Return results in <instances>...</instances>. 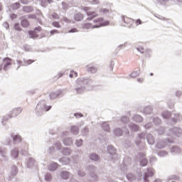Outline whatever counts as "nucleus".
Segmentation results:
<instances>
[{
	"mask_svg": "<svg viewBox=\"0 0 182 182\" xmlns=\"http://www.w3.org/2000/svg\"><path fill=\"white\" fill-rule=\"evenodd\" d=\"M107 151L109 154V159L110 161H114L119 159V154L116 153V148L113 145H109L107 146Z\"/></svg>",
	"mask_w": 182,
	"mask_h": 182,
	"instance_id": "6",
	"label": "nucleus"
},
{
	"mask_svg": "<svg viewBox=\"0 0 182 182\" xmlns=\"http://www.w3.org/2000/svg\"><path fill=\"white\" fill-rule=\"evenodd\" d=\"M73 76H75V77H77V73L75 72V70H71L70 73L69 75V77L72 78L73 77Z\"/></svg>",
	"mask_w": 182,
	"mask_h": 182,
	"instance_id": "59",
	"label": "nucleus"
},
{
	"mask_svg": "<svg viewBox=\"0 0 182 182\" xmlns=\"http://www.w3.org/2000/svg\"><path fill=\"white\" fill-rule=\"evenodd\" d=\"M100 12L101 13V14H103V15H109V9H101L100 10Z\"/></svg>",
	"mask_w": 182,
	"mask_h": 182,
	"instance_id": "56",
	"label": "nucleus"
},
{
	"mask_svg": "<svg viewBox=\"0 0 182 182\" xmlns=\"http://www.w3.org/2000/svg\"><path fill=\"white\" fill-rule=\"evenodd\" d=\"M52 109V106L47 105L46 101L45 100H41L37 104L36 109H35V114L38 117L41 116H43L46 112H49Z\"/></svg>",
	"mask_w": 182,
	"mask_h": 182,
	"instance_id": "2",
	"label": "nucleus"
},
{
	"mask_svg": "<svg viewBox=\"0 0 182 182\" xmlns=\"http://www.w3.org/2000/svg\"><path fill=\"white\" fill-rule=\"evenodd\" d=\"M154 176V169L153 168H147L144 172L143 179L144 182H150L149 181V177H153Z\"/></svg>",
	"mask_w": 182,
	"mask_h": 182,
	"instance_id": "9",
	"label": "nucleus"
},
{
	"mask_svg": "<svg viewBox=\"0 0 182 182\" xmlns=\"http://www.w3.org/2000/svg\"><path fill=\"white\" fill-rule=\"evenodd\" d=\"M74 19L75 21H77V22H80L82 19H83V14L80 13H77L74 15Z\"/></svg>",
	"mask_w": 182,
	"mask_h": 182,
	"instance_id": "39",
	"label": "nucleus"
},
{
	"mask_svg": "<svg viewBox=\"0 0 182 182\" xmlns=\"http://www.w3.org/2000/svg\"><path fill=\"white\" fill-rule=\"evenodd\" d=\"M146 139L148 144H149L151 146H153V144H154L155 143L154 136H153L151 134H146V133L142 132L141 134H138V139L136 141V145L139 146V144H142V146H144V144H143V141L144 143V141L146 140Z\"/></svg>",
	"mask_w": 182,
	"mask_h": 182,
	"instance_id": "3",
	"label": "nucleus"
},
{
	"mask_svg": "<svg viewBox=\"0 0 182 182\" xmlns=\"http://www.w3.org/2000/svg\"><path fill=\"white\" fill-rule=\"evenodd\" d=\"M9 119H11V117L9 116V114L7 116L3 117L2 120H1L2 126H6V122L8 120H9Z\"/></svg>",
	"mask_w": 182,
	"mask_h": 182,
	"instance_id": "45",
	"label": "nucleus"
},
{
	"mask_svg": "<svg viewBox=\"0 0 182 182\" xmlns=\"http://www.w3.org/2000/svg\"><path fill=\"white\" fill-rule=\"evenodd\" d=\"M62 93H63V91H62V90H59L55 92H51L49 95V97L51 100H53L57 97H59V96H62Z\"/></svg>",
	"mask_w": 182,
	"mask_h": 182,
	"instance_id": "17",
	"label": "nucleus"
},
{
	"mask_svg": "<svg viewBox=\"0 0 182 182\" xmlns=\"http://www.w3.org/2000/svg\"><path fill=\"white\" fill-rule=\"evenodd\" d=\"M169 133L172 136H176V137H181L182 129L180 127H174L173 129H169Z\"/></svg>",
	"mask_w": 182,
	"mask_h": 182,
	"instance_id": "12",
	"label": "nucleus"
},
{
	"mask_svg": "<svg viewBox=\"0 0 182 182\" xmlns=\"http://www.w3.org/2000/svg\"><path fill=\"white\" fill-rule=\"evenodd\" d=\"M70 132L74 134V136L79 134V127L76 125H72L70 127Z\"/></svg>",
	"mask_w": 182,
	"mask_h": 182,
	"instance_id": "28",
	"label": "nucleus"
},
{
	"mask_svg": "<svg viewBox=\"0 0 182 182\" xmlns=\"http://www.w3.org/2000/svg\"><path fill=\"white\" fill-rule=\"evenodd\" d=\"M55 146L57 150H61L62 149V144L60 143V141H57L55 143Z\"/></svg>",
	"mask_w": 182,
	"mask_h": 182,
	"instance_id": "55",
	"label": "nucleus"
},
{
	"mask_svg": "<svg viewBox=\"0 0 182 182\" xmlns=\"http://www.w3.org/2000/svg\"><path fill=\"white\" fill-rule=\"evenodd\" d=\"M52 25L54 26V28H57L58 29L61 28L60 23H59L58 21H53Z\"/></svg>",
	"mask_w": 182,
	"mask_h": 182,
	"instance_id": "57",
	"label": "nucleus"
},
{
	"mask_svg": "<svg viewBox=\"0 0 182 182\" xmlns=\"http://www.w3.org/2000/svg\"><path fill=\"white\" fill-rule=\"evenodd\" d=\"M136 50H138V52H140L141 54H144V52L146 51V49H144V48H143V46H137L136 47Z\"/></svg>",
	"mask_w": 182,
	"mask_h": 182,
	"instance_id": "53",
	"label": "nucleus"
},
{
	"mask_svg": "<svg viewBox=\"0 0 182 182\" xmlns=\"http://www.w3.org/2000/svg\"><path fill=\"white\" fill-rule=\"evenodd\" d=\"M24 63L26 64V66H28V65H32V63H33V62H35V60H23Z\"/></svg>",
	"mask_w": 182,
	"mask_h": 182,
	"instance_id": "61",
	"label": "nucleus"
},
{
	"mask_svg": "<svg viewBox=\"0 0 182 182\" xmlns=\"http://www.w3.org/2000/svg\"><path fill=\"white\" fill-rule=\"evenodd\" d=\"M58 167H59V164L56 163V162H51L49 165H48V170L49 171H56V170H58Z\"/></svg>",
	"mask_w": 182,
	"mask_h": 182,
	"instance_id": "19",
	"label": "nucleus"
},
{
	"mask_svg": "<svg viewBox=\"0 0 182 182\" xmlns=\"http://www.w3.org/2000/svg\"><path fill=\"white\" fill-rule=\"evenodd\" d=\"M144 54L146 58H150L151 56V50L149 48L145 49Z\"/></svg>",
	"mask_w": 182,
	"mask_h": 182,
	"instance_id": "51",
	"label": "nucleus"
},
{
	"mask_svg": "<svg viewBox=\"0 0 182 182\" xmlns=\"http://www.w3.org/2000/svg\"><path fill=\"white\" fill-rule=\"evenodd\" d=\"M127 178L128 181H136V176L133 173H128L127 174Z\"/></svg>",
	"mask_w": 182,
	"mask_h": 182,
	"instance_id": "43",
	"label": "nucleus"
},
{
	"mask_svg": "<svg viewBox=\"0 0 182 182\" xmlns=\"http://www.w3.org/2000/svg\"><path fill=\"white\" fill-rule=\"evenodd\" d=\"M139 75H140V68H139L138 70L134 71L133 73H132L129 75V76L130 77L134 78V77H137Z\"/></svg>",
	"mask_w": 182,
	"mask_h": 182,
	"instance_id": "46",
	"label": "nucleus"
},
{
	"mask_svg": "<svg viewBox=\"0 0 182 182\" xmlns=\"http://www.w3.org/2000/svg\"><path fill=\"white\" fill-rule=\"evenodd\" d=\"M161 116L164 119H170V117H171V112L168 111H165L162 112Z\"/></svg>",
	"mask_w": 182,
	"mask_h": 182,
	"instance_id": "42",
	"label": "nucleus"
},
{
	"mask_svg": "<svg viewBox=\"0 0 182 182\" xmlns=\"http://www.w3.org/2000/svg\"><path fill=\"white\" fill-rule=\"evenodd\" d=\"M40 5L43 8H47L48 7V1L46 0H40Z\"/></svg>",
	"mask_w": 182,
	"mask_h": 182,
	"instance_id": "50",
	"label": "nucleus"
},
{
	"mask_svg": "<svg viewBox=\"0 0 182 182\" xmlns=\"http://www.w3.org/2000/svg\"><path fill=\"white\" fill-rule=\"evenodd\" d=\"M63 143L65 146H72L73 144V139L70 137H65L63 139Z\"/></svg>",
	"mask_w": 182,
	"mask_h": 182,
	"instance_id": "22",
	"label": "nucleus"
},
{
	"mask_svg": "<svg viewBox=\"0 0 182 182\" xmlns=\"http://www.w3.org/2000/svg\"><path fill=\"white\" fill-rule=\"evenodd\" d=\"M11 138L13 139L14 146H18L22 143V136L19 134H11Z\"/></svg>",
	"mask_w": 182,
	"mask_h": 182,
	"instance_id": "13",
	"label": "nucleus"
},
{
	"mask_svg": "<svg viewBox=\"0 0 182 182\" xmlns=\"http://www.w3.org/2000/svg\"><path fill=\"white\" fill-rule=\"evenodd\" d=\"M87 170L90 171V177H92L94 180H97V176L95 174V171H96V166L93 165H89L87 166Z\"/></svg>",
	"mask_w": 182,
	"mask_h": 182,
	"instance_id": "15",
	"label": "nucleus"
},
{
	"mask_svg": "<svg viewBox=\"0 0 182 182\" xmlns=\"http://www.w3.org/2000/svg\"><path fill=\"white\" fill-rule=\"evenodd\" d=\"M158 156L159 157H166L168 156V153H167V151H160L159 152H158Z\"/></svg>",
	"mask_w": 182,
	"mask_h": 182,
	"instance_id": "49",
	"label": "nucleus"
},
{
	"mask_svg": "<svg viewBox=\"0 0 182 182\" xmlns=\"http://www.w3.org/2000/svg\"><path fill=\"white\" fill-rule=\"evenodd\" d=\"M122 21L124 22V23H126L127 25H129V23H133V21H134L133 18H130L126 16H122Z\"/></svg>",
	"mask_w": 182,
	"mask_h": 182,
	"instance_id": "25",
	"label": "nucleus"
},
{
	"mask_svg": "<svg viewBox=\"0 0 182 182\" xmlns=\"http://www.w3.org/2000/svg\"><path fill=\"white\" fill-rule=\"evenodd\" d=\"M93 85V80L89 77H80L75 81L74 90L77 95H80L86 90V86Z\"/></svg>",
	"mask_w": 182,
	"mask_h": 182,
	"instance_id": "1",
	"label": "nucleus"
},
{
	"mask_svg": "<svg viewBox=\"0 0 182 182\" xmlns=\"http://www.w3.org/2000/svg\"><path fill=\"white\" fill-rule=\"evenodd\" d=\"M173 143H174V141L170 139H161L156 143V148L159 149H164V147H167V146H170L173 144Z\"/></svg>",
	"mask_w": 182,
	"mask_h": 182,
	"instance_id": "7",
	"label": "nucleus"
},
{
	"mask_svg": "<svg viewBox=\"0 0 182 182\" xmlns=\"http://www.w3.org/2000/svg\"><path fill=\"white\" fill-rule=\"evenodd\" d=\"M169 0H156V3L158 5H166L167 2H168Z\"/></svg>",
	"mask_w": 182,
	"mask_h": 182,
	"instance_id": "52",
	"label": "nucleus"
},
{
	"mask_svg": "<svg viewBox=\"0 0 182 182\" xmlns=\"http://www.w3.org/2000/svg\"><path fill=\"white\" fill-rule=\"evenodd\" d=\"M141 113L144 114H151L153 113V107L148 105L146 106L142 110Z\"/></svg>",
	"mask_w": 182,
	"mask_h": 182,
	"instance_id": "18",
	"label": "nucleus"
},
{
	"mask_svg": "<svg viewBox=\"0 0 182 182\" xmlns=\"http://www.w3.org/2000/svg\"><path fill=\"white\" fill-rule=\"evenodd\" d=\"M136 160L139 161V164L141 167H146L149 164V160L146 158V154L139 153L136 155Z\"/></svg>",
	"mask_w": 182,
	"mask_h": 182,
	"instance_id": "8",
	"label": "nucleus"
},
{
	"mask_svg": "<svg viewBox=\"0 0 182 182\" xmlns=\"http://www.w3.org/2000/svg\"><path fill=\"white\" fill-rule=\"evenodd\" d=\"M60 176L63 180H68L70 177V174L68 171H62L60 173Z\"/></svg>",
	"mask_w": 182,
	"mask_h": 182,
	"instance_id": "27",
	"label": "nucleus"
},
{
	"mask_svg": "<svg viewBox=\"0 0 182 182\" xmlns=\"http://www.w3.org/2000/svg\"><path fill=\"white\" fill-rule=\"evenodd\" d=\"M101 127L104 132H110V125H109V123L107 122H102Z\"/></svg>",
	"mask_w": 182,
	"mask_h": 182,
	"instance_id": "35",
	"label": "nucleus"
},
{
	"mask_svg": "<svg viewBox=\"0 0 182 182\" xmlns=\"http://www.w3.org/2000/svg\"><path fill=\"white\" fill-rule=\"evenodd\" d=\"M26 144H21V146H16L14 149L11 151V156L13 159H18L19 157V153L22 156H25V153H26Z\"/></svg>",
	"mask_w": 182,
	"mask_h": 182,
	"instance_id": "5",
	"label": "nucleus"
},
{
	"mask_svg": "<svg viewBox=\"0 0 182 182\" xmlns=\"http://www.w3.org/2000/svg\"><path fill=\"white\" fill-rule=\"evenodd\" d=\"M45 180L46 181H50L52 180V174L47 173L45 175Z\"/></svg>",
	"mask_w": 182,
	"mask_h": 182,
	"instance_id": "54",
	"label": "nucleus"
},
{
	"mask_svg": "<svg viewBox=\"0 0 182 182\" xmlns=\"http://www.w3.org/2000/svg\"><path fill=\"white\" fill-rule=\"evenodd\" d=\"M70 149L69 148H63L62 153L63 156H70Z\"/></svg>",
	"mask_w": 182,
	"mask_h": 182,
	"instance_id": "47",
	"label": "nucleus"
},
{
	"mask_svg": "<svg viewBox=\"0 0 182 182\" xmlns=\"http://www.w3.org/2000/svg\"><path fill=\"white\" fill-rule=\"evenodd\" d=\"M60 163H62L64 166H66L70 163V159L68 157H63L59 159Z\"/></svg>",
	"mask_w": 182,
	"mask_h": 182,
	"instance_id": "37",
	"label": "nucleus"
},
{
	"mask_svg": "<svg viewBox=\"0 0 182 182\" xmlns=\"http://www.w3.org/2000/svg\"><path fill=\"white\" fill-rule=\"evenodd\" d=\"M10 8L11 9H12V11H17V9H19V8H21V3L16 2L14 4H11L10 5Z\"/></svg>",
	"mask_w": 182,
	"mask_h": 182,
	"instance_id": "36",
	"label": "nucleus"
},
{
	"mask_svg": "<svg viewBox=\"0 0 182 182\" xmlns=\"http://www.w3.org/2000/svg\"><path fill=\"white\" fill-rule=\"evenodd\" d=\"M181 120V115L180 114H174L173 117L171 119V124L174 126V124L178 123Z\"/></svg>",
	"mask_w": 182,
	"mask_h": 182,
	"instance_id": "16",
	"label": "nucleus"
},
{
	"mask_svg": "<svg viewBox=\"0 0 182 182\" xmlns=\"http://www.w3.org/2000/svg\"><path fill=\"white\" fill-rule=\"evenodd\" d=\"M75 144L77 147H82V146H83V139H77L75 141Z\"/></svg>",
	"mask_w": 182,
	"mask_h": 182,
	"instance_id": "44",
	"label": "nucleus"
},
{
	"mask_svg": "<svg viewBox=\"0 0 182 182\" xmlns=\"http://www.w3.org/2000/svg\"><path fill=\"white\" fill-rule=\"evenodd\" d=\"M23 11L26 12V14H31V12H33V7L32 6H24Z\"/></svg>",
	"mask_w": 182,
	"mask_h": 182,
	"instance_id": "33",
	"label": "nucleus"
},
{
	"mask_svg": "<svg viewBox=\"0 0 182 182\" xmlns=\"http://www.w3.org/2000/svg\"><path fill=\"white\" fill-rule=\"evenodd\" d=\"M14 29H15V31H21V26L19 25V23H16L14 24Z\"/></svg>",
	"mask_w": 182,
	"mask_h": 182,
	"instance_id": "60",
	"label": "nucleus"
},
{
	"mask_svg": "<svg viewBox=\"0 0 182 182\" xmlns=\"http://www.w3.org/2000/svg\"><path fill=\"white\" fill-rule=\"evenodd\" d=\"M3 62L4 63V64L0 65V71L3 70L6 72V70H8V68L12 65V59L9 57H6L3 59Z\"/></svg>",
	"mask_w": 182,
	"mask_h": 182,
	"instance_id": "10",
	"label": "nucleus"
},
{
	"mask_svg": "<svg viewBox=\"0 0 182 182\" xmlns=\"http://www.w3.org/2000/svg\"><path fill=\"white\" fill-rule=\"evenodd\" d=\"M129 127L132 132H139V125L134 122H132L129 124Z\"/></svg>",
	"mask_w": 182,
	"mask_h": 182,
	"instance_id": "31",
	"label": "nucleus"
},
{
	"mask_svg": "<svg viewBox=\"0 0 182 182\" xmlns=\"http://www.w3.org/2000/svg\"><path fill=\"white\" fill-rule=\"evenodd\" d=\"M105 21V18L103 17H100L99 18L94 20V23H97L95 25H92L90 23H87L84 25L85 29H90L91 28L92 29L97 28H102V26H107L109 23H110V21Z\"/></svg>",
	"mask_w": 182,
	"mask_h": 182,
	"instance_id": "4",
	"label": "nucleus"
},
{
	"mask_svg": "<svg viewBox=\"0 0 182 182\" xmlns=\"http://www.w3.org/2000/svg\"><path fill=\"white\" fill-rule=\"evenodd\" d=\"M18 174V166H13L11 167V177H14Z\"/></svg>",
	"mask_w": 182,
	"mask_h": 182,
	"instance_id": "38",
	"label": "nucleus"
},
{
	"mask_svg": "<svg viewBox=\"0 0 182 182\" xmlns=\"http://www.w3.org/2000/svg\"><path fill=\"white\" fill-rule=\"evenodd\" d=\"M121 122L122 123H124V124H126L130 122V119L127 116H123L121 117Z\"/></svg>",
	"mask_w": 182,
	"mask_h": 182,
	"instance_id": "48",
	"label": "nucleus"
},
{
	"mask_svg": "<svg viewBox=\"0 0 182 182\" xmlns=\"http://www.w3.org/2000/svg\"><path fill=\"white\" fill-rule=\"evenodd\" d=\"M21 24L23 28H29L31 25L29 21H28L26 18H23L21 21Z\"/></svg>",
	"mask_w": 182,
	"mask_h": 182,
	"instance_id": "34",
	"label": "nucleus"
},
{
	"mask_svg": "<svg viewBox=\"0 0 182 182\" xmlns=\"http://www.w3.org/2000/svg\"><path fill=\"white\" fill-rule=\"evenodd\" d=\"M86 14L88 16L87 18L88 21H92V19H95V18H96V16H97V14L95 11H86Z\"/></svg>",
	"mask_w": 182,
	"mask_h": 182,
	"instance_id": "21",
	"label": "nucleus"
},
{
	"mask_svg": "<svg viewBox=\"0 0 182 182\" xmlns=\"http://www.w3.org/2000/svg\"><path fill=\"white\" fill-rule=\"evenodd\" d=\"M61 5H62L63 9H68V8H69V4H66V2H65V1H63L61 3Z\"/></svg>",
	"mask_w": 182,
	"mask_h": 182,
	"instance_id": "63",
	"label": "nucleus"
},
{
	"mask_svg": "<svg viewBox=\"0 0 182 182\" xmlns=\"http://www.w3.org/2000/svg\"><path fill=\"white\" fill-rule=\"evenodd\" d=\"M3 26L8 31V29H9V23L6 21L3 23Z\"/></svg>",
	"mask_w": 182,
	"mask_h": 182,
	"instance_id": "64",
	"label": "nucleus"
},
{
	"mask_svg": "<svg viewBox=\"0 0 182 182\" xmlns=\"http://www.w3.org/2000/svg\"><path fill=\"white\" fill-rule=\"evenodd\" d=\"M171 153L172 154H180L181 153V149L177 146H173L171 148Z\"/></svg>",
	"mask_w": 182,
	"mask_h": 182,
	"instance_id": "23",
	"label": "nucleus"
},
{
	"mask_svg": "<svg viewBox=\"0 0 182 182\" xmlns=\"http://www.w3.org/2000/svg\"><path fill=\"white\" fill-rule=\"evenodd\" d=\"M0 157L4 161H8V148L0 146Z\"/></svg>",
	"mask_w": 182,
	"mask_h": 182,
	"instance_id": "11",
	"label": "nucleus"
},
{
	"mask_svg": "<svg viewBox=\"0 0 182 182\" xmlns=\"http://www.w3.org/2000/svg\"><path fill=\"white\" fill-rule=\"evenodd\" d=\"M11 143H12V139L9 136L6 137V139L2 141L3 146H9Z\"/></svg>",
	"mask_w": 182,
	"mask_h": 182,
	"instance_id": "40",
	"label": "nucleus"
},
{
	"mask_svg": "<svg viewBox=\"0 0 182 182\" xmlns=\"http://www.w3.org/2000/svg\"><path fill=\"white\" fill-rule=\"evenodd\" d=\"M86 69H87V72H90V73H96V72H97V68H96L92 65H87Z\"/></svg>",
	"mask_w": 182,
	"mask_h": 182,
	"instance_id": "29",
	"label": "nucleus"
},
{
	"mask_svg": "<svg viewBox=\"0 0 182 182\" xmlns=\"http://www.w3.org/2000/svg\"><path fill=\"white\" fill-rule=\"evenodd\" d=\"M23 48H24V50H25L26 52H31V50H32V49H31V46H29V45H25V46H23Z\"/></svg>",
	"mask_w": 182,
	"mask_h": 182,
	"instance_id": "62",
	"label": "nucleus"
},
{
	"mask_svg": "<svg viewBox=\"0 0 182 182\" xmlns=\"http://www.w3.org/2000/svg\"><path fill=\"white\" fill-rule=\"evenodd\" d=\"M28 35L31 39H36V38H39V35L36 33V32L33 31H28Z\"/></svg>",
	"mask_w": 182,
	"mask_h": 182,
	"instance_id": "41",
	"label": "nucleus"
},
{
	"mask_svg": "<svg viewBox=\"0 0 182 182\" xmlns=\"http://www.w3.org/2000/svg\"><path fill=\"white\" fill-rule=\"evenodd\" d=\"M35 164H36V162L34 159L32 157L28 158V161L26 163V166L28 168H32V167H34Z\"/></svg>",
	"mask_w": 182,
	"mask_h": 182,
	"instance_id": "24",
	"label": "nucleus"
},
{
	"mask_svg": "<svg viewBox=\"0 0 182 182\" xmlns=\"http://www.w3.org/2000/svg\"><path fill=\"white\" fill-rule=\"evenodd\" d=\"M132 120L136 122V123H141L143 122V117L140 114H135L133 116Z\"/></svg>",
	"mask_w": 182,
	"mask_h": 182,
	"instance_id": "30",
	"label": "nucleus"
},
{
	"mask_svg": "<svg viewBox=\"0 0 182 182\" xmlns=\"http://www.w3.org/2000/svg\"><path fill=\"white\" fill-rule=\"evenodd\" d=\"M113 134L117 137H120V136H123V130L119 127H117L113 129Z\"/></svg>",
	"mask_w": 182,
	"mask_h": 182,
	"instance_id": "20",
	"label": "nucleus"
},
{
	"mask_svg": "<svg viewBox=\"0 0 182 182\" xmlns=\"http://www.w3.org/2000/svg\"><path fill=\"white\" fill-rule=\"evenodd\" d=\"M22 108L17 107L13 109L9 114L10 119H12V117H16V116H19L22 113Z\"/></svg>",
	"mask_w": 182,
	"mask_h": 182,
	"instance_id": "14",
	"label": "nucleus"
},
{
	"mask_svg": "<svg viewBox=\"0 0 182 182\" xmlns=\"http://www.w3.org/2000/svg\"><path fill=\"white\" fill-rule=\"evenodd\" d=\"M89 158L92 161H99L100 160V156H99L96 153H91L89 156Z\"/></svg>",
	"mask_w": 182,
	"mask_h": 182,
	"instance_id": "26",
	"label": "nucleus"
},
{
	"mask_svg": "<svg viewBox=\"0 0 182 182\" xmlns=\"http://www.w3.org/2000/svg\"><path fill=\"white\" fill-rule=\"evenodd\" d=\"M151 120L155 126H160L162 123L161 119L159 117H152Z\"/></svg>",
	"mask_w": 182,
	"mask_h": 182,
	"instance_id": "32",
	"label": "nucleus"
},
{
	"mask_svg": "<svg viewBox=\"0 0 182 182\" xmlns=\"http://www.w3.org/2000/svg\"><path fill=\"white\" fill-rule=\"evenodd\" d=\"M51 16L52 18H53V19H60V16L56 12H53L51 14Z\"/></svg>",
	"mask_w": 182,
	"mask_h": 182,
	"instance_id": "58",
	"label": "nucleus"
}]
</instances>
